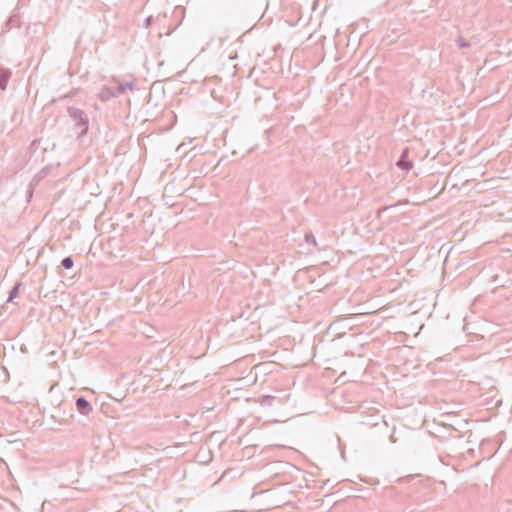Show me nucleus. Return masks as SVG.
I'll return each instance as SVG.
<instances>
[{"instance_id":"1","label":"nucleus","mask_w":512,"mask_h":512,"mask_svg":"<svg viewBox=\"0 0 512 512\" xmlns=\"http://www.w3.org/2000/svg\"><path fill=\"white\" fill-rule=\"evenodd\" d=\"M67 112L74 122V130L78 134V137L86 135L89 128V118L87 114L83 110L72 106L67 108Z\"/></svg>"},{"instance_id":"2","label":"nucleus","mask_w":512,"mask_h":512,"mask_svg":"<svg viewBox=\"0 0 512 512\" xmlns=\"http://www.w3.org/2000/svg\"><path fill=\"white\" fill-rule=\"evenodd\" d=\"M119 95H122V92L117 91V85L114 87L105 85L101 88L98 97L102 102H107L112 98L118 97Z\"/></svg>"},{"instance_id":"3","label":"nucleus","mask_w":512,"mask_h":512,"mask_svg":"<svg viewBox=\"0 0 512 512\" xmlns=\"http://www.w3.org/2000/svg\"><path fill=\"white\" fill-rule=\"evenodd\" d=\"M396 166L403 170L408 172L413 167V162L409 160V148H404L401 152V155L399 159L396 162Z\"/></svg>"},{"instance_id":"4","label":"nucleus","mask_w":512,"mask_h":512,"mask_svg":"<svg viewBox=\"0 0 512 512\" xmlns=\"http://www.w3.org/2000/svg\"><path fill=\"white\" fill-rule=\"evenodd\" d=\"M75 406L77 411L82 415L87 416L92 412V406L84 396H80L76 399Z\"/></svg>"},{"instance_id":"5","label":"nucleus","mask_w":512,"mask_h":512,"mask_svg":"<svg viewBox=\"0 0 512 512\" xmlns=\"http://www.w3.org/2000/svg\"><path fill=\"white\" fill-rule=\"evenodd\" d=\"M11 75L12 73L9 68L0 67V90H5L7 88Z\"/></svg>"},{"instance_id":"6","label":"nucleus","mask_w":512,"mask_h":512,"mask_svg":"<svg viewBox=\"0 0 512 512\" xmlns=\"http://www.w3.org/2000/svg\"><path fill=\"white\" fill-rule=\"evenodd\" d=\"M116 83H117V91L118 92H122V94H124L126 92V90H134L135 89V82H136V79L133 78L132 80L130 81H126V82H120L119 80H114Z\"/></svg>"},{"instance_id":"7","label":"nucleus","mask_w":512,"mask_h":512,"mask_svg":"<svg viewBox=\"0 0 512 512\" xmlns=\"http://www.w3.org/2000/svg\"><path fill=\"white\" fill-rule=\"evenodd\" d=\"M20 286H21V283H20V282H17V283L12 287V289L9 291L7 301H12L13 299H15V298L18 296Z\"/></svg>"},{"instance_id":"8","label":"nucleus","mask_w":512,"mask_h":512,"mask_svg":"<svg viewBox=\"0 0 512 512\" xmlns=\"http://www.w3.org/2000/svg\"><path fill=\"white\" fill-rule=\"evenodd\" d=\"M61 266L66 269V270H69V269H72L73 266H74V259L72 256H67L65 258L62 259L61 261Z\"/></svg>"},{"instance_id":"9","label":"nucleus","mask_w":512,"mask_h":512,"mask_svg":"<svg viewBox=\"0 0 512 512\" xmlns=\"http://www.w3.org/2000/svg\"><path fill=\"white\" fill-rule=\"evenodd\" d=\"M275 400H276L275 396L264 395L260 399V404H261V406H271Z\"/></svg>"},{"instance_id":"10","label":"nucleus","mask_w":512,"mask_h":512,"mask_svg":"<svg viewBox=\"0 0 512 512\" xmlns=\"http://www.w3.org/2000/svg\"><path fill=\"white\" fill-rule=\"evenodd\" d=\"M6 26L9 29L19 26V18H17L16 16L9 17V19L6 21Z\"/></svg>"},{"instance_id":"11","label":"nucleus","mask_w":512,"mask_h":512,"mask_svg":"<svg viewBox=\"0 0 512 512\" xmlns=\"http://www.w3.org/2000/svg\"><path fill=\"white\" fill-rule=\"evenodd\" d=\"M305 241L307 244H311V245L317 247V241L312 232L305 234Z\"/></svg>"},{"instance_id":"12","label":"nucleus","mask_w":512,"mask_h":512,"mask_svg":"<svg viewBox=\"0 0 512 512\" xmlns=\"http://www.w3.org/2000/svg\"><path fill=\"white\" fill-rule=\"evenodd\" d=\"M456 43L457 45L460 47V48H468L470 47V42H468L465 38H463L462 36H459L456 40Z\"/></svg>"},{"instance_id":"13","label":"nucleus","mask_w":512,"mask_h":512,"mask_svg":"<svg viewBox=\"0 0 512 512\" xmlns=\"http://www.w3.org/2000/svg\"><path fill=\"white\" fill-rule=\"evenodd\" d=\"M33 195V186L32 184L29 185V188L27 190V200L29 201Z\"/></svg>"},{"instance_id":"14","label":"nucleus","mask_w":512,"mask_h":512,"mask_svg":"<svg viewBox=\"0 0 512 512\" xmlns=\"http://www.w3.org/2000/svg\"><path fill=\"white\" fill-rule=\"evenodd\" d=\"M152 20H153V19H152V16L147 17V18L145 19V24H146V26H149V25L151 24Z\"/></svg>"},{"instance_id":"15","label":"nucleus","mask_w":512,"mask_h":512,"mask_svg":"<svg viewBox=\"0 0 512 512\" xmlns=\"http://www.w3.org/2000/svg\"><path fill=\"white\" fill-rule=\"evenodd\" d=\"M47 170H48V167L43 168V169L40 171L39 175H41V176H42V175H45V174L47 173Z\"/></svg>"},{"instance_id":"16","label":"nucleus","mask_w":512,"mask_h":512,"mask_svg":"<svg viewBox=\"0 0 512 512\" xmlns=\"http://www.w3.org/2000/svg\"><path fill=\"white\" fill-rule=\"evenodd\" d=\"M391 207H392V206H386V207H384V208H383V210H387V209H389V208H391Z\"/></svg>"},{"instance_id":"17","label":"nucleus","mask_w":512,"mask_h":512,"mask_svg":"<svg viewBox=\"0 0 512 512\" xmlns=\"http://www.w3.org/2000/svg\"><path fill=\"white\" fill-rule=\"evenodd\" d=\"M2 437V435L0 434V438Z\"/></svg>"}]
</instances>
